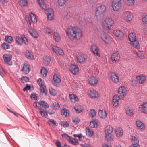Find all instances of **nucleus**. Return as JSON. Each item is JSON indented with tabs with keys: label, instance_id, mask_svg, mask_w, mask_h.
Returning <instances> with one entry per match:
<instances>
[{
	"label": "nucleus",
	"instance_id": "obj_1",
	"mask_svg": "<svg viewBox=\"0 0 147 147\" xmlns=\"http://www.w3.org/2000/svg\"><path fill=\"white\" fill-rule=\"evenodd\" d=\"M66 34L71 40L76 39L78 40H80L82 37V32L79 28L70 27L68 28L66 31Z\"/></svg>",
	"mask_w": 147,
	"mask_h": 147
},
{
	"label": "nucleus",
	"instance_id": "obj_2",
	"mask_svg": "<svg viewBox=\"0 0 147 147\" xmlns=\"http://www.w3.org/2000/svg\"><path fill=\"white\" fill-rule=\"evenodd\" d=\"M113 20L111 18H107L102 22V26L105 33H109L110 27L113 25Z\"/></svg>",
	"mask_w": 147,
	"mask_h": 147
},
{
	"label": "nucleus",
	"instance_id": "obj_3",
	"mask_svg": "<svg viewBox=\"0 0 147 147\" xmlns=\"http://www.w3.org/2000/svg\"><path fill=\"white\" fill-rule=\"evenodd\" d=\"M113 128L110 125L107 126L105 129V139L109 142L113 140L114 136L113 134Z\"/></svg>",
	"mask_w": 147,
	"mask_h": 147
},
{
	"label": "nucleus",
	"instance_id": "obj_4",
	"mask_svg": "<svg viewBox=\"0 0 147 147\" xmlns=\"http://www.w3.org/2000/svg\"><path fill=\"white\" fill-rule=\"evenodd\" d=\"M106 10V7L104 5H101L96 9L95 15L98 20H101L104 17V13Z\"/></svg>",
	"mask_w": 147,
	"mask_h": 147
},
{
	"label": "nucleus",
	"instance_id": "obj_5",
	"mask_svg": "<svg viewBox=\"0 0 147 147\" xmlns=\"http://www.w3.org/2000/svg\"><path fill=\"white\" fill-rule=\"evenodd\" d=\"M112 7L114 11H117L122 6L121 0H113L112 2Z\"/></svg>",
	"mask_w": 147,
	"mask_h": 147
},
{
	"label": "nucleus",
	"instance_id": "obj_6",
	"mask_svg": "<svg viewBox=\"0 0 147 147\" xmlns=\"http://www.w3.org/2000/svg\"><path fill=\"white\" fill-rule=\"evenodd\" d=\"M37 82L40 86L41 93H42L44 96H45L47 95V91L45 88L46 86L43 81L41 78H39Z\"/></svg>",
	"mask_w": 147,
	"mask_h": 147
},
{
	"label": "nucleus",
	"instance_id": "obj_7",
	"mask_svg": "<svg viewBox=\"0 0 147 147\" xmlns=\"http://www.w3.org/2000/svg\"><path fill=\"white\" fill-rule=\"evenodd\" d=\"M127 92V90L124 86H122L118 88V93L120 95L121 99L123 100L124 99L126 95Z\"/></svg>",
	"mask_w": 147,
	"mask_h": 147
},
{
	"label": "nucleus",
	"instance_id": "obj_8",
	"mask_svg": "<svg viewBox=\"0 0 147 147\" xmlns=\"http://www.w3.org/2000/svg\"><path fill=\"white\" fill-rule=\"evenodd\" d=\"M69 70L72 73L75 75L78 74L79 72V69L78 66L74 64H72L70 65Z\"/></svg>",
	"mask_w": 147,
	"mask_h": 147
},
{
	"label": "nucleus",
	"instance_id": "obj_9",
	"mask_svg": "<svg viewBox=\"0 0 147 147\" xmlns=\"http://www.w3.org/2000/svg\"><path fill=\"white\" fill-rule=\"evenodd\" d=\"M12 56L10 54H5L3 55V58L5 63L8 65H12V62L11 61Z\"/></svg>",
	"mask_w": 147,
	"mask_h": 147
},
{
	"label": "nucleus",
	"instance_id": "obj_10",
	"mask_svg": "<svg viewBox=\"0 0 147 147\" xmlns=\"http://www.w3.org/2000/svg\"><path fill=\"white\" fill-rule=\"evenodd\" d=\"M91 50L95 56L98 57H100V50L98 46L95 45H92Z\"/></svg>",
	"mask_w": 147,
	"mask_h": 147
},
{
	"label": "nucleus",
	"instance_id": "obj_11",
	"mask_svg": "<svg viewBox=\"0 0 147 147\" xmlns=\"http://www.w3.org/2000/svg\"><path fill=\"white\" fill-rule=\"evenodd\" d=\"M52 49L54 52L57 55H62L64 54V52L63 50L57 46H53Z\"/></svg>",
	"mask_w": 147,
	"mask_h": 147
},
{
	"label": "nucleus",
	"instance_id": "obj_12",
	"mask_svg": "<svg viewBox=\"0 0 147 147\" xmlns=\"http://www.w3.org/2000/svg\"><path fill=\"white\" fill-rule=\"evenodd\" d=\"M120 96L117 95H114L113 98V104L115 107H117L119 104Z\"/></svg>",
	"mask_w": 147,
	"mask_h": 147
},
{
	"label": "nucleus",
	"instance_id": "obj_13",
	"mask_svg": "<svg viewBox=\"0 0 147 147\" xmlns=\"http://www.w3.org/2000/svg\"><path fill=\"white\" fill-rule=\"evenodd\" d=\"M137 81L140 84H144L146 81V78L145 75H142L136 77Z\"/></svg>",
	"mask_w": 147,
	"mask_h": 147
},
{
	"label": "nucleus",
	"instance_id": "obj_14",
	"mask_svg": "<svg viewBox=\"0 0 147 147\" xmlns=\"http://www.w3.org/2000/svg\"><path fill=\"white\" fill-rule=\"evenodd\" d=\"M136 125L138 127V129L140 131H143L145 130L146 126L145 124L139 120H136Z\"/></svg>",
	"mask_w": 147,
	"mask_h": 147
},
{
	"label": "nucleus",
	"instance_id": "obj_15",
	"mask_svg": "<svg viewBox=\"0 0 147 147\" xmlns=\"http://www.w3.org/2000/svg\"><path fill=\"white\" fill-rule=\"evenodd\" d=\"M98 79L97 78L93 76H91L88 79L89 83L94 86L96 85L97 84Z\"/></svg>",
	"mask_w": 147,
	"mask_h": 147
},
{
	"label": "nucleus",
	"instance_id": "obj_16",
	"mask_svg": "<svg viewBox=\"0 0 147 147\" xmlns=\"http://www.w3.org/2000/svg\"><path fill=\"white\" fill-rule=\"evenodd\" d=\"M110 78L114 83H117L119 81V77L115 73L112 72L110 73Z\"/></svg>",
	"mask_w": 147,
	"mask_h": 147
},
{
	"label": "nucleus",
	"instance_id": "obj_17",
	"mask_svg": "<svg viewBox=\"0 0 147 147\" xmlns=\"http://www.w3.org/2000/svg\"><path fill=\"white\" fill-rule=\"evenodd\" d=\"M53 85L55 86L58 87L60 82H61V79L57 75L54 74L53 77Z\"/></svg>",
	"mask_w": 147,
	"mask_h": 147
},
{
	"label": "nucleus",
	"instance_id": "obj_18",
	"mask_svg": "<svg viewBox=\"0 0 147 147\" xmlns=\"http://www.w3.org/2000/svg\"><path fill=\"white\" fill-rule=\"evenodd\" d=\"M124 19L127 21L131 20L133 19L132 13L129 11H127L124 13Z\"/></svg>",
	"mask_w": 147,
	"mask_h": 147
},
{
	"label": "nucleus",
	"instance_id": "obj_19",
	"mask_svg": "<svg viewBox=\"0 0 147 147\" xmlns=\"http://www.w3.org/2000/svg\"><path fill=\"white\" fill-rule=\"evenodd\" d=\"M47 18L50 20L54 19V12L51 9H49L46 10Z\"/></svg>",
	"mask_w": 147,
	"mask_h": 147
},
{
	"label": "nucleus",
	"instance_id": "obj_20",
	"mask_svg": "<svg viewBox=\"0 0 147 147\" xmlns=\"http://www.w3.org/2000/svg\"><path fill=\"white\" fill-rule=\"evenodd\" d=\"M139 108L141 112L147 114V102H145L140 105Z\"/></svg>",
	"mask_w": 147,
	"mask_h": 147
},
{
	"label": "nucleus",
	"instance_id": "obj_21",
	"mask_svg": "<svg viewBox=\"0 0 147 147\" xmlns=\"http://www.w3.org/2000/svg\"><path fill=\"white\" fill-rule=\"evenodd\" d=\"M111 58L113 61L115 62L118 61L119 59L120 55L118 52H115L112 55Z\"/></svg>",
	"mask_w": 147,
	"mask_h": 147
},
{
	"label": "nucleus",
	"instance_id": "obj_22",
	"mask_svg": "<svg viewBox=\"0 0 147 147\" xmlns=\"http://www.w3.org/2000/svg\"><path fill=\"white\" fill-rule=\"evenodd\" d=\"M88 94L92 98H97L98 97V93L95 90H90L88 91Z\"/></svg>",
	"mask_w": 147,
	"mask_h": 147
},
{
	"label": "nucleus",
	"instance_id": "obj_23",
	"mask_svg": "<svg viewBox=\"0 0 147 147\" xmlns=\"http://www.w3.org/2000/svg\"><path fill=\"white\" fill-rule=\"evenodd\" d=\"M113 33L119 39L122 38L123 36V33L120 30H115L113 32Z\"/></svg>",
	"mask_w": 147,
	"mask_h": 147
},
{
	"label": "nucleus",
	"instance_id": "obj_24",
	"mask_svg": "<svg viewBox=\"0 0 147 147\" xmlns=\"http://www.w3.org/2000/svg\"><path fill=\"white\" fill-rule=\"evenodd\" d=\"M115 132L117 137L121 136L123 134V130L120 127H116L115 129Z\"/></svg>",
	"mask_w": 147,
	"mask_h": 147
},
{
	"label": "nucleus",
	"instance_id": "obj_25",
	"mask_svg": "<svg viewBox=\"0 0 147 147\" xmlns=\"http://www.w3.org/2000/svg\"><path fill=\"white\" fill-rule=\"evenodd\" d=\"M100 36L102 39L106 44H108L111 40V38L105 35L101 34Z\"/></svg>",
	"mask_w": 147,
	"mask_h": 147
},
{
	"label": "nucleus",
	"instance_id": "obj_26",
	"mask_svg": "<svg viewBox=\"0 0 147 147\" xmlns=\"http://www.w3.org/2000/svg\"><path fill=\"white\" fill-rule=\"evenodd\" d=\"M28 32L30 34L35 38H36L38 37V35L37 32L32 28H29L28 29Z\"/></svg>",
	"mask_w": 147,
	"mask_h": 147
},
{
	"label": "nucleus",
	"instance_id": "obj_27",
	"mask_svg": "<svg viewBox=\"0 0 147 147\" xmlns=\"http://www.w3.org/2000/svg\"><path fill=\"white\" fill-rule=\"evenodd\" d=\"M21 70L25 74H28L30 71L29 65L26 63L24 64L22 69Z\"/></svg>",
	"mask_w": 147,
	"mask_h": 147
},
{
	"label": "nucleus",
	"instance_id": "obj_28",
	"mask_svg": "<svg viewBox=\"0 0 147 147\" xmlns=\"http://www.w3.org/2000/svg\"><path fill=\"white\" fill-rule=\"evenodd\" d=\"M86 59V56L84 55H79L77 56V61L80 63H82Z\"/></svg>",
	"mask_w": 147,
	"mask_h": 147
},
{
	"label": "nucleus",
	"instance_id": "obj_29",
	"mask_svg": "<svg viewBox=\"0 0 147 147\" xmlns=\"http://www.w3.org/2000/svg\"><path fill=\"white\" fill-rule=\"evenodd\" d=\"M98 114L100 117L101 118L105 119L107 117V113L105 110L100 109L98 112Z\"/></svg>",
	"mask_w": 147,
	"mask_h": 147
},
{
	"label": "nucleus",
	"instance_id": "obj_30",
	"mask_svg": "<svg viewBox=\"0 0 147 147\" xmlns=\"http://www.w3.org/2000/svg\"><path fill=\"white\" fill-rule=\"evenodd\" d=\"M69 99L71 102H75L79 100L78 97L75 95L73 94H70L69 96Z\"/></svg>",
	"mask_w": 147,
	"mask_h": 147
},
{
	"label": "nucleus",
	"instance_id": "obj_31",
	"mask_svg": "<svg viewBox=\"0 0 147 147\" xmlns=\"http://www.w3.org/2000/svg\"><path fill=\"white\" fill-rule=\"evenodd\" d=\"M132 144L139 145V139L134 136H132L131 137Z\"/></svg>",
	"mask_w": 147,
	"mask_h": 147
},
{
	"label": "nucleus",
	"instance_id": "obj_32",
	"mask_svg": "<svg viewBox=\"0 0 147 147\" xmlns=\"http://www.w3.org/2000/svg\"><path fill=\"white\" fill-rule=\"evenodd\" d=\"M128 37L129 40L131 42L136 40V35L134 32L130 33Z\"/></svg>",
	"mask_w": 147,
	"mask_h": 147
},
{
	"label": "nucleus",
	"instance_id": "obj_33",
	"mask_svg": "<svg viewBox=\"0 0 147 147\" xmlns=\"http://www.w3.org/2000/svg\"><path fill=\"white\" fill-rule=\"evenodd\" d=\"M52 34L53 36V38L56 41L58 42H59L61 40L60 37L59 33L57 32H53Z\"/></svg>",
	"mask_w": 147,
	"mask_h": 147
},
{
	"label": "nucleus",
	"instance_id": "obj_34",
	"mask_svg": "<svg viewBox=\"0 0 147 147\" xmlns=\"http://www.w3.org/2000/svg\"><path fill=\"white\" fill-rule=\"evenodd\" d=\"M50 58L47 56H45L43 57V61L44 64L45 65H49L50 63Z\"/></svg>",
	"mask_w": 147,
	"mask_h": 147
},
{
	"label": "nucleus",
	"instance_id": "obj_35",
	"mask_svg": "<svg viewBox=\"0 0 147 147\" xmlns=\"http://www.w3.org/2000/svg\"><path fill=\"white\" fill-rule=\"evenodd\" d=\"M74 109L77 113H79L82 111L83 109V108L81 105H78L74 106Z\"/></svg>",
	"mask_w": 147,
	"mask_h": 147
},
{
	"label": "nucleus",
	"instance_id": "obj_36",
	"mask_svg": "<svg viewBox=\"0 0 147 147\" xmlns=\"http://www.w3.org/2000/svg\"><path fill=\"white\" fill-rule=\"evenodd\" d=\"M61 114L63 117H66L69 115V113L68 110L65 108L62 109L61 110Z\"/></svg>",
	"mask_w": 147,
	"mask_h": 147
},
{
	"label": "nucleus",
	"instance_id": "obj_37",
	"mask_svg": "<svg viewBox=\"0 0 147 147\" xmlns=\"http://www.w3.org/2000/svg\"><path fill=\"white\" fill-rule=\"evenodd\" d=\"M47 123L49 125L52 126H57V123L56 121L52 119H49L48 120Z\"/></svg>",
	"mask_w": 147,
	"mask_h": 147
},
{
	"label": "nucleus",
	"instance_id": "obj_38",
	"mask_svg": "<svg viewBox=\"0 0 147 147\" xmlns=\"http://www.w3.org/2000/svg\"><path fill=\"white\" fill-rule=\"evenodd\" d=\"M126 114L129 115H132L134 110L133 109L130 107H127L125 109Z\"/></svg>",
	"mask_w": 147,
	"mask_h": 147
},
{
	"label": "nucleus",
	"instance_id": "obj_39",
	"mask_svg": "<svg viewBox=\"0 0 147 147\" xmlns=\"http://www.w3.org/2000/svg\"><path fill=\"white\" fill-rule=\"evenodd\" d=\"M27 0H19L18 3L21 6L25 7L27 5Z\"/></svg>",
	"mask_w": 147,
	"mask_h": 147
},
{
	"label": "nucleus",
	"instance_id": "obj_40",
	"mask_svg": "<svg viewBox=\"0 0 147 147\" xmlns=\"http://www.w3.org/2000/svg\"><path fill=\"white\" fill-rule=\"evenodd\" d=\"M86 135L89 137L92 136L93 134V131L92 130L89 128H86Z\"/></svg>",
	"mask_w": 147,
	"mask_h": 147
},
{
	"label": "nucleus",
	"instance_id": "obj_41",
	"mask_svg": "<svg viewBox=\"0 0 147 147\" xmlns=\"http://www.w3.org/2000/svg\"><path fill=\"white\" fill-rule=\"evenodd\" d=\"M40 106L44 107L45 109L48 108L49 107V105L45 102L43 101H39Z\"/></svg>",
	"mask_w": 147,
	"mask_h": 147
},
{
	"label": "nucleus",
	"instance_id": "obj_42",
	"mask_svg": "<svg viewBox=\"0 0 147 147\" xmlns=\"http://www.w3.org/2000/svg\"><path fill=\"white\" fill-rule=\"evenodd\" d=\"M25 55L26 57L28 59H32L34 58V57L32 53L28 51L27 50L26 51Z\"/></svg>",
	"mask_w": 147,
	"mask_h": 147
},
{
	"label": "nucleus",
	"instance_id": "obj_43",
	"mask_svg": "<svg viewBox=\"0 0 147 147\" xmlns=\"http://www.w3.org/2000/svg\"><path fill=\"white\" fill-rule=\"evenodd\" d=\"M39 112L43 117L45 118H46L47 117V115L45 109L41 108L39 110Z\"/></svg>",
	"mask_w": 147,
	"mask_h": 147
},
{
	"label": "nucleus",
	"instance_id": "obj_44",
	"mask_svg": "<svg viewBox=\"0 0 147 147\" xmlns=\"http://www.w3.org/2000/svg\"><path fill=\"white\" fill-rule=\"evenodd\" d=\"M29 15L32 22L34 23H36L37 22V19L36 16L32 13H30Z\"/></svg>",
	"mask_w": 147,
	"mask_h": 147
},
{
	"label": "nucleus",
	"instance_id": "obj_45",
	"mask_svg": "<svg viewBox=\"0 0 147 147\" xmlns=\"http://www.w3.org/2000/svg\"><path fill=\"white\" fill-rule=\"evenodd\" d=\"M68 141L71 143L75 145H77L78 144V142L77 140L74 138H72L71 137Z\"/></svg>",
	"mask_w": 147,
	"mask_h": 147
},
{
	"label": "nucleus",
	"instance_id": "obj_46",
	"mask_svg": "<svg viewBox=\"0 0 147 147\" xmlns=\"http://www.w3.org/2000/svg\"><path fill=\"white\" fill-rule=\"evenodd\" d=\"M132 44L134 47L137 49H138L140 47L139 43L136 40L132 42Z\"/></svg>",
	"mask_w": 147,
	"mask_h": 147
},
{
	"label": "nucleus",
	"instance_id": "obj_47",
	"mask_svg": "<svg viewBox=\"0 0 147 147\" xmlns=\"http://www.w3.org/2000/svg\"><path fill=\"white\" fill-rule=\"evenodd\" d=\"M125 3L127 5L133 6L134 4L135 1L134 0H126Z\"/></svg>",
	"mask_w": 147,
	"mask_h": 147
},
{
	"label": "nucleus",
	"instance_id": "obj_48",
	"mask_svg": "<svg viewBox=\"0 0 147 147\" xmlns=\"http://www.w3.org/2000/svg\"><path fill=\"white\" fill-rule=\"evenodd\" d=\"M67 0H58V4L59 7L64 5Z\"/></svg>",
	"mask_w": 147,
	"mask_h": 147
},
{
	"label": "nucleus",
	"instance_id": "obj_49",
	"mask_svg": "<svg viewBox=\"0 0 147 147\" xmlns=\"http://www.w3.org/2000/svg\"><path fill=\"white\" fill-rule=\"evenodd\" d=\"M47 71L44 67H42L40 71V73L42 75L43 77H46L47 75Z\"/></svg>",
	"mask_w": 147,
	"mask_h": 147
},
{
	"label": "nucleus",
	"instance_id": "obj_50",
	"mask_svg": "<svg viewBox=\"0 0 147 147\" xmlns=\"http://www.w3.org/2000/svg\"><path fill=\"white\" fill-rule=\"evenodd\" d=\"M15 40L18 45H22L23 44V42L21 41L20 38L17 36L15 38Z\"/></svg>",
	"mask_w": 147,
	"mask_h": 147
},
{
	"label": "nucleus",
	"instance_id": "obj_51",
	"mask_svg": "<svg viewBox=\"0 0 147 147\" xmlns=\"http://www.w3.org/2000/svg\"><path fill=\"white\" fill-rule=\"evenodd\" d=\"M37 1L40 7L42 8L45 9L46 8V6L43 1V0H37Z\"/></svg>",
	"mask_w": 147,
	"mask_h": 147
},
{
	"label": "nucleus",
	"instance_id": "obj_52",
	"mask_svg": "<svg viewBox=\"0 0 147 147\" xmlns=\"http://www.w3.org/2000/svg\"><path fill=\"white\" fill-rule=\"evenodd\" d=\"M97 121H91L90 123V126L91 128H94L96 127L97 126Z\"/></svg>",
	"mask_w": 147,
	"mask_h": 147
},
{
	"label": "nucleus",
	"instance_id": "obj_53",
	"mask_svg": "<svg viewBox=\"0 0 147 147\" xmlns=\"http://www.w3.org/2000/svg\"><path fill=\"white\" fill-rule=\"evenodd\" d=\"M5 39L7 42L9 43H11L13 40L12 37L9 36H6Z\"/></svg>",
	"mask_w": 147,
	"mask_h": 147
},
{
	"label": "nucleus",
	"instance_id": "obj_54",
	"mask_svg": "<svg viewBox=\"0 0 147 147\" xmlns=\"http://www.w3.org/2000/svg\"><path fill=\"white\" fill-rule=\"evenodd\" d=\"M22 40L24 43L26 45H27L28 44V40L25 37V35H23L21 36Z\"/></svg>",
	"mask_w": 147,
	"mask_h": 147
},
{
	"label": "nucleus",
	"instance_id": "obj_55",
	"mask_svg": "<svg viewBox=\"0 0 147 147\" xmlns=\"http://www.w3.org/2000/svg\"><path fill=\"white\" fill-rule=\"evenodd\" d=\"M49 92L53 96H54L57 94V92L52 88L51 87L49 88Z\"/></svg>",
	"mask_w": 147,
	"mask_h": 147
},
{
	"label": "nucleus",
	"instance_id": "obj_56",
	"mask_svg": "<svg viewBox=\"0 0 147 147\" xmlns=\"http://www.w3.org/2000/svg\"><path fill=\"white\" fill-rule=\"evenodd\" d=\"M52 107L53 108L55 109H59L60 108L59 104L56 102L53 103L52 105Z\"/></svg>",
	"mask_w": 147,
	"mask_h": 147
},
{
	"label": "nucleus",
	"instance_id": "obj_57",
	"mask_svg": "<svg viewBox=\"0 0 147 147\" xmlns=\"http://www.w3.org/2000/svg\"><path fill=\"white\" fill-rule=\"evenodd\" d=\"M96 112L94 109H92L90 110V114L92 118H93L96 115Z\"/></svg>",
	"mask_w": 147,
	"mask_h": 147
},
{
	"label": "nucleus",
	"instance_id": "obj_58",
	"mask_svg": "<svg viewBox=\"0 0 147 147\" xmlns=\"http://www.w3.org/2000/svg\"><path fill=\"white\" fill-rule=\"evenodd\" d=\"M61 125L64 127L65 128L69 126V124L66 121H63L60 123Z\"/></svg>",
	"mask_w": 147,
	"mask_h": 147
},
{
	"label": "nucleus",
	"instance_id": "obj_59",
	"mask_svg": "<svg viewBox=\"0 0 147 147\" xmlns=\"http://www.w3.org/2000/svg\"><path fill=\"white\" fill-rule=\"evenodd\" d=\"M44 31L45 33L48 34H51V33H52L51 29L48 27L45 28Z\"/></svg>",
	"mask_w": 147,
	"mask_h": 147
},
{
	"label": "nucleus",
	"instance_id": "obj_60",
	"mask_svg": "<svg viewBox=\"0 0 147 147\" xmlns=\"http://www.w3.org/2000/svg\"><path fill=\"white\" fill-rule=\"evenodd\" d=\"M30 97L32 99H33L34 100H38V96H37V94L36 93L31 94Z\"/></svg>",
	"mask_w": 147,
	"mask_h": 147
},
{
	"label": "nucleus",
	"instance_id": "obj_61",
	"mask_svg": "<svg viewBox=\"0 0 147 147\" xmlns=\"http://www.w3.org/2000/svg\"><path fill=\"white\" fill-rule=\"evenodd\" d=\"M70 137V136L66 134H64L62 135V138L64 140H68L69 141Z\"/></svg>",
	"mask_w": 147,
	"mask_h": 147
},
{
	"label": "nucleus",
	"instance_id": "obj_62",
	"mask_svg": "<svg viewBox=\"0 0 147 147\" xmlns=\"http://www.w3.org/2000/svg\"><path fill=\"white\" fill-rule=\"evenodd\" d=\"M142 19L143 22L144 23L147 24V14H144L143 15Z\"/></svg>",
	"mask_w": 147,
	"mask_h": 147
},
{
	"label": "nucleus",
	"instance_id": "obj_63",
	"mask_svg": "<svg viewBox=\"0 0 147 147\" xmlns=\"http://www.w3.org/2000/svg\"><path fill=\"white\" fill-rule=\"evenodd\" d=\"M136 54L141 59H144L146 58V56L142 53H137Z\"/></svg>",
	"mask_w": 147,
	"mask_h": 147
},
{
	"label": "nucleus",
	"instance_id": "obj_64",
	"mask_svg": "<svg viewBox=\"0 0 147 147\" xmlns=\"http://www.w3.org/2000/svg\"><path fill=\"white\" fill-rule=\"evenodd\" d=\"M10 47V45L7 43H4L2 45V47L5 50L9 48Z\"/></svg>",
	"mask_w": 147,
	"mask_h": 147
}]
</instances>
